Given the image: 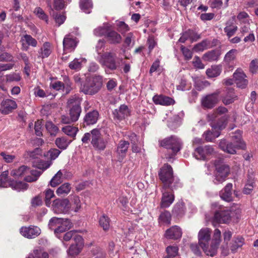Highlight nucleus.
Returning <instances> with one entry per match:
<instances>
[{
    "mask_svg": "<svg viewBox=\"0 0 258 258\" xmlns=\"http://www.w3.org/2000/svg\"><path fill=\"white\" fill-rule=\"evenodd\" d=\"M173 174L172 168L168 164H165L160 168L158 175L163 184L162 188L165 189L170 188L172 191L181 187V184L179 179L175 178Z\"/></svg>",
    "mask_w": 258,
    "mask_h": 258,
    "instance_id": "nucleus-1",
    "label": "nucleus"
},
{
    "mask_svg": "<svg viewBox=\"0 0 258 258\" xmlns=\"http://www.w3.org/2000/svg\"><path fill=\"white\" fill-rule=\"evenodd\" d=\"M234 134L232 137V142H227L225 139L221 140L219 142V147L227 153L235 154L236 153V150H244L246 148L245 143L241 140V132L237 130Z\"/></svg>",
    "mask_w": 258,
    "mask_h": 258,
    "instance_id": "nucleus-2",
    "label": "nucleus"
},
{
    "mask_svg": "<svg viewBox=\"0 0 258 258\" xmlns=\"http://www.w3.org/2000/svg\"><path fill=\"white\" fill-rule=\"evenodd\" d=\"M103 83L102 77L95 76L92 79L80 87V90L85 94L94 95L101 88Z\"/></svg>",
    "mask_w": 258,
    "mask_h": 258,
    "instance_id": "nucleus-3",
    "label": "nucleus"
},
{
    "mask_svg": "<svg viewBox=\"0 0 258 258\" xmlns=\"http://www.w3.org/2000/svg\"><path fill=\"white\" fill-rule=\"evenodd\" d=\"M82 99L78 95L71 96L68 100V106L70 108V119L73 121L78 120L82 111L81 103Z\"/></svg>",
    "mask_w": 258,
    "mask_h": 258,
    "instance_id": "nucleus-4",
    "label": "nucleus"
},
{
    "mask_svg": "<svg viewBox=\"0 0 258 258\" xmlns=\"http://www.w3.org/2000/svg\"><path fill=\"white\" fill-rule=\"evenodd\" d=\"M160 144L162 147L171 150V156H169V158H171L172 156H175L181 150L182 146L180 140L174 136H171L161 141Z\"/></svg>",
    "mask_w": 258,
    "mask_h": 258,
    "instance_id": "nucleus-5",
    "label": "nucleus"
},
{
    "mask_svg": "<svg viewBox=\"0 0 258 258\" xmlns=\"http://www.w3.org/2000/svg\"><path fill=\"white\" fill-rule=\"evenodd\" d=\"M116 54L111 52H106L100 55L99 59V63L103 66L111 71L117 69L119 64L116 61Z\"/></svg>",
    "mask_w": 258,
    "mask_h": 258,
    "instance_id": "nucleus-6",
    "label": "nucleus"
},
{
    "mask_svg": "<svg viewBox=\"0 0 258 258\" xmlns=\"http://www.w3.org/2000/svg\"><path fill=\"white\" fill-rule=\"evenodd\" d=\"M216 171L214 182L215 184H219L224 182L230 172L229 166L219 161L215 162Z\"/></svg>",
    "mask_w": 258,
    "mask_h": 258,
    "instance_id": "nucleus-7",
    "label": "nucleus"
},
{
    "mask_svg": "<svg viewBox=\"0 0 258 258\" xmlns=\"http://www.w3.org/2000/svg\"><path fill=\"white\" fill-rule=\"evenodd\" d=\"M92 134V140L91 144L95 150L103 151L106 148L108 144V140L103 138L100 131L97 128L91 131Z\"/></svg>",
    "mask_w": 258,
    "mask_h": 258,
    "instance_id": "nucleus-8",
    "label": "nucleus"
},
{
    "mask_svg": "<svg viewBox=\"0 0 258 258\" xmlns=\"http://www.w3.org/2000/svg\"><path fill=\"white\" fill-rule=\"evenodd\" d=\"M211 231L208 228L201 229L198 233L199 244L208 255H209L208 254L209 251H210L209 244L211 240Z\"/></svg>",
    "mask_w": 258,
    "mask_h": 258,
    "instance_id": "nucleus-9",
    "label": "nucleus"
},
{
    "mask_svg": "<svg viewBox=\"0 0 258 258\" xmlns=\"http://www.w3.org/2000/svg\"><path fill=\"white\" fill-rule=\"evenodd\" d=\"M235 213L228 209H220V210L215 212L213 218L214 222L217 223H229L232 218L234 216Z\"/></svg>",
    "mask_w": 258,
    "mask_h": 258,
    "instance_id": "nucleus-10",
    "label": "nucleus"
},
{
    "mask_svg": "<svg viewBox=\"0 0 258 258\" xmlns=\"http://www.w3.org/2000/svg\"><path fill=\"white\" fill-rule=\"evenodd\" d=\"M53 210L56 214L66 213L70 208L69 201L67 199H56L53 202Z\"/></svg>",
    "mask_w": 258,
    "mask_h": 258,
    "instance_id": "nucleus-11",
    "label": "nucleus"
},
{
    "mask_svg": "<svg viewBox=\"0 0 258 258\" xmlns=\"http://www.w3.org/2000/svg\"><path fill=\"white\" fill-rule=\"evenodd\" d=\"M20 233L25 237L29 239L35 238L41 233V229L37 226L31 225L28 227H22Z\"/></svg>",
    "mask_w": 258,
    "mask_h": 258,
    "instance_id": "nucleus-12",
    "label": "nucleus"
},
{
    "mask_svg": "<svg viewBox=\"0 0 258 258\" xmlns=\"http://www.w3.org/2000/svg\"><path fill=\"white\" fill-rule=\"evenodd\" d=\"M220 92L219 90L215 92L207 95L202 100V105L207 108H212L219 101L218 96Z\"/></svg>",
    "mask_w": 258,
    "mask_h": 258,
    "instance_id": "nucleus-13",
    "label": "nucleus"
},
{
    "mask_svg": "<svg viewBox=\"0 0 258 258\" xmlns=\"http://www.w3.org/2000/svg\"><path fill=\"white\" fill-rule=\"evenodd\" d=\"M78 43L77 39L71 34L66 35L63 40V51L70 52L74 51Z\"/></svg>",
    "mask_w": 258,
    "mask_h": 258,
    "instance_id": "nucleus-14",
    "label": "nucleus"
},
{
    "mask_svg": "<svg viewBox=\"0 0 258 258\" xmlns=\"http://www.w3.org/2000/svg\"><path fill=\"white\" fill-rule=\"evenodd\" d=\"M221 233L219 229H216L214 230L211 244L210 246V251L208 254L211 256H213L217 253V249L221 242Z\"/></svg>",
    "mask_w": 258,
    "mask_h": 258,
    "instance_id": "nucleus-15",
    "label": "nucleus"
},
{
    "mask_svg": "<svg viewBox=\"0 0 258 258\" xmlns=\"http://www.w3.org/2000/svg\"><path fill=\"white\" fill-rule=\"evenodd\" d=\"M162 188L161 192H162V197L160 204L161 208H166L170 206L174 200V196L172 192L169 191L168 190Z\"/></svg>",
    "mask_w": 258,
    "mask_h": 258,
    "instance_id": "nucleus-16",
    "label": "nucleus"
},
{
    "mask_svg": "<svg viewBox=\"0 0 258 258\" xmlns=\"http://www.w3.org/2000/svg\"><path fill=\"white\" fill-rule=\"evenodd\" d=\"M233 76L238 87L244 88L246 86L248 81L245 79L246 75L241 69L236 70Z\"/></svg>",
    "mask_w": 258,
    "mask_h": 258,
    "instance_id": "nucleus-17",
    "label": "nucleus"
},
{
    "mask_svg": "<svg viewBox=\"0 0 258 258\" xmlns=\"http://www.w3.org/2000/svg\"><path fill=\"white\" fill-rule=\"evenodd\" d=\"M113 115L114 118L122 120L130 115V110L127 105L122 104L113 111Z\"/></svg>",
    "mask_w": 258,
    "mask_h": 258,
    "instance_id": "nucleus-18",
    "label": "nucleus"
},
{
    "mask_svg": "<svg viewBox=\"0 0 258 258\" xmlns=\"http://www.w3.org/2000/svg\"><path fill=\"white\" fill-rule=\"evenodd\" d=\"M153 101L156 104L164 106L173 105L175 103V101L172 98L162 95H155L153 97Z\"/></svg>",
    "mask_w": 258,
    "mask_h": 258,
    "instance_id": "nucleus-19",
    "label": "nucleus"
},
{
    "mask_svg": "<svg viewBox=\"0 0 258 258\" xmlns=\"http://www.w3.org/2000/svg\"><path fill=\"white\" fill-rule=\"evenodd\" d=\"M201 36L195 31L192 30H188L183 33L182 36L179 39V41L181 43H184L186 40L189 39L191 42L196 41L200 39Z\"/></svg>",
    "mask_w": 258,
    "mask_h": 258,
    "instance_id": "nucleus-20",
    "label": "nucleus"
},
{
    "mask_svg": "<svg viewBox=\"0 0 258 258\" xmlns=\"http://www.w3.org/2000/svg\"><path fill=\"white\" fill-rule=\"evenodd\" d=\"M21 42H22V49L25 51H27L28 49V46L36 47L37 45L36 40L31 35L28 34L24 35L21 38Z\"/></svg>",
    "mask_w": 258,
    "mask_h": 258,
    "instance_id": "nucleus-21",
    "label": "nucleus"
},
{
    "mask_svg": "<svg viewBox=\"0 0 258 258\" xmlns=\"http://www.w3.org/2000/svg\"><path fill=\"white\" fill-rule=\"evenodd\" d=\"M181 236V230L177 226H172L166 231L165 236L168 239L176 240L180 238Z\"/></svg>",
    "mask_w": 258,
    "mask_h": 258,
    "instance_id": "nucleus-22",
    "label": "nucleus"
},
{
    "mask_svg": "<svg viewBox=\"0 0 258 258\" xmlns=\"http://www.w3.org/2000/svg\"><path fill=\"white\" fill-rule=\"evenodd\" d=\"M130 143L128 141L120 140L117 147L116 152L119 156V159L122 160L126 155L129 147Z\"/></svg>",
    "mask_w": 258,
    "mask_h": 258,
    "instance_id": "nucleus-23",
    "label": "nucleus"
},
{
    "mask_svg": "<svg viewBox=\"0 0 258 258\" xmlns=\"http://www.w3.org/2000/svg\"><path fill=\"white\" fill-rule=\"evenodd\" d=\"M232 184L229 183L226 184L225 187L220 191V196L221 198L226 202H231L232 199Z\"/></svg>",
    "mask_w": 258,
    "mask_h": 258,
    "instance_id": "nucleus-24",
    "label": "nucleus"
},
{
    "mask_svg": "<svg viewBox=\"0 0 258 258\" xmlns=\"http://www.w3.org/2000/svg\"><path fill=\"white\" fill-rule=\"evenodd\" d=\"M2 112L5 114H8L17 107V104L14 100L8 99L4 100L2 103Z\"/></svg>",
    "mask_w": 258,
    "mask_h": 258,
    "instance_id": "nucleus-25",
    "label": "nucleus"
},
{
    "mask_svg": "<svg viewBox=\"0 0 258 258\" xmlns=\"http://www.w3.org/2000/svg\"><path fill=\"white\" fill-rule=\"evenodd\" d=\"M99 113L97 110H93L87 113L84 117V122L87 125L93 124L95 123L98 118Z\"/></svg>",
    "mask_w": 258,
    "mask_h": 258,
    "instance_id": "nucleus-26",
    "label": "nucleus"
},
{
    "mask_svg": "<svg viewBox=\"0 0 258 258\" xmlns=\"http://www.w3.org/2000/svg\"><path fill=\"white\" fill-rule=\"evenodd\" d=\"M107 40L111 44H118L121 41L120 34L114 30H109L106 37Z\"/></svg>",
    "mask_w": 258,
    "mask_h": 258,
    "instance_id": "nucleus-27",
    "label": "nucleus"
},
{
    "mask_svg": "<svg viewBox=\"0 0 258 258\" xmlns=\"http://www.w3.org/2000/svg\"><path fill=\"white\" fill-rule=\"evenodd\" d=\"M233 20L234 18H232V20H228L226 23V26L224 29V32L229 38L233 36L237 30V27L233 25Z\"/></svg>",
    "mask_w": 258,
    "mask_h": 258,
    "instance_id": "nucleus-28",
    "label": "nucleus"
},
{
    "mask_svg": "<svg viewBox=\"0 0 258 258\" xmlns=\"http://www.w3.org/2000/svg\"><path fill=\"white\" fill-rule=\"evenodd\" d=\"M237 52V50L236 49H232L225 54L224 61L229 66V68H232L233 62L236 58Z\"/></svg>",
    "mask_w": 258,
    "mask_h": 258,
    "instance_id": "nucleus-29",
    "label": "nucleus"
},
{
    "mask_svg": "<svg viewBox=\"0 0 258 258\" xmlns=\"http://www.w3.org/2000/svg\"><path fill=\"white\" fill-rule=\"evenodd\" d=\"M42 150L36 148L32 151H27L24 154L25 158L28 160L38 159L42 154Z\"/></svg>",
    "mask_w": 258,
    "mask_h": 258,
    "instance_id": "nucleus-30",
    "label": "nucleus"
},
{
    "mask_svg": "<svg viewBox=\"0 0 258 258\" xmlns=\"http://www.w3.org/2000/svg\"><path fill=\"white\" fill-rule=\"evenodd\" d=\"M227 118V116L224 115L220 118H219L217 122H212L211 126L213 130H216L220 132V131L224 128L226 126Z\"/></svg>",
    "mask_w": 258,
    "mask_h": 258,
    "instance_id": "nucleus-31",
    "label": "nucleus"
},
{
    "mask_svg": "<svg viewBox=\"0 0 258 258\" xmlns=\"http://www.w3.org/2000/svg\"><path fill=\"white\" fill-rule=\"evenodd\" d=\"M72 227V223L68 219L61 218V222L58 225L56 231V234L63 232L68 230H69Z\"/></svg>",
    "mask_w": 258,
    "mask_h": 258,
    "instance_id": "nucleus-32",
    "label": "nucleus"
},
{
    "mask_svg": "<svg viewBox=\"0 0 258 258\" xmlns=\"http://www.w3.org/2000/svg\"><path fill=\"white\" fill-rule=\"evenodd\" d=\"M30 169L27 166L23 165L18 169H13L11 172V175L15 177H20L28 174Z\"/></svg>",
    "mask_w": 258,
    "mask_h": 258,
    "instance_id": "nucleus-33",
    "label": "nucleus"
},
{
    "mask_svg": "<svg viewBox=\"0 0 258 258\" xmlns=\"http://www.w3.org/2000/svg\"><path fill=\"white\" fill-rule=\"evenodd\" d=\"M220 135V132L216 130H208L203 134V137L207 142H213Z\"/></svg>",
    "mask_w": 258,
    "mask_h": 258,
    "instance_id": "nucleus-34",
    "label": "nucleus"
},
{
    "mask_svg": "<svg viewBox=\"0 0 258 258\" xmlns=\"http://www.w3.org/2000/svg\"><path fill=\"white\" fill-rule=\"evenodd\" d=\"M72 142V140H69L67 137H62L57 138L55 139V144L56 146L61 150L67 149L69 144Z\"/></svg>",
    "mask_w": 258,
    "mask_h": 258,
    "instance_id": "nucleus-35",
    "label": "nucleus"
},
{
    "mask_svg": "<svg viewBox=\"0 0 258 258\" xmlns=\"http://www.w3.org/2000/svg\"><path fill=\"white\" fill-rule=\"evenodd\" d=\"M220 53L218 50H214L205 53L203 59L205 61H213L218 60Z\"/></svg>",
    "mask_w": 258,
    "mask_h": 258,
    "instance_id": "nucleus-36",
    "label": "nucleus"
},
{
    "mask_svg": "<svg viewBox=\"0 0 258 258\" xmlns=\"http://www.w3.org/2000/svg\"><path fill=\"white\" fill-rule=\"evenodd\" d=\"M210 40L208 39L203 40L201 42L197 44L193 47V50L196 52L203 51L211 47Z\"/></svg>",
    "mask_w": 258,
    "mask_h": 258,
    "instance_id": "nucleus-37",
    "label": "nucleus"
},
{
    "mask_svg": "<svg viewBox=\"0 0 258 258\" xmlns=\"http://www.w3.org/2000/svg\"><path fill=\"white\" fill-rule=\"evenodd\" d=\"M236 97L233 90L229 89L227 94L223 98L222 102L225 105H227L234 102Z\"/></svg>",
    "mask_w": 258,
    "mask_h": 258,
    "instance_id": "nucleus-38",
    "label": "nucleus"
},
{
    "mask_svg": "<svg viewBox=\"0 0 258 258\" xmlns=\"http://www.w3.org/2000/svg\"><path fill=\"white\" fill-rule=\"evenodd\" d=\"M221 67L219 66H212L206 71V74L209 78H214L220 75L221 73Z\"/></svg>",
    "mask_w": 258,
    "mask_h": 258,
    "instance_id": "nucleus-39",
    "label": "nucleus"
},
{
    "mask_svg": "<svg viewBox=\"0 0 258 258\" xmlns=\"http://www.w3.org/2000/svg\"><path fill=\"white\" fill-rule=\"evenodd\" d=\"M185 205L183 202L176 203L172 210V213L176 216H182L185 213Z\"/></svg>",
    "mask_w": 258,
    "mask_h": 258,
    "instance_id": "nucleus-40",
    "label": "nucleus"
},
{
    "mask_svg": "<svg viewBox=\"0 0 258 258\" xmlns=\"http://www.w3.org/2000/svg\"><path fill=\"white\" fill-rule=\"evenodd\" d=\"M71 186L69 183L66 182L61 185L56 190V192L59 196L68 195L71 191Z\"/></svg>",
    "mask_w": 258,
    "mask_h": 258,
    "instance_id": "nucleus-41",
    "label": "nucleus"
},
{
    "mask_svg": "<svg viewBox=\"0 0 258 258\" xmlns=\"http://www.w3.org/2000/svg\"><path fill=\"white\" fill-rule=\"evenodd\" d=\"M110 30L109 27L105 24L99 26L94 30V34L97 36H105L106 37L107 33Z\"/></svg>",
    "mask_w": 258,
    "mask_h": 258,
    "instance_id": "nucleus-42",
    "label": "nucleus"
},
{
    "mask_svg": "<svg viewBox=\"0 0 258 258\" xmlns=\"http://www.w3.org/2000/svg\"><path fill=\"white\" fill-rule=\"evenodd\" d=\"M110 222L109 218L105 214H103L99 219V225L105 231L109 229Z\"/></svg>",
    "mask_w": 258,
    "mask_h": 258,
    "instance_id": "nucleus-43",
    "label": "nucleus"
},
{
    "mask_svg": "<svg viewBox=\"0 0 258 258\" xmlns=\"http://www.w3.org/2000/svg\"><path fill=\"white\" fill-rule=\"evenodd\" d=\"M244 243V239L241 237H238L233 239L231 242L230 249L231 251L235 252L237 249L241 247Z\"/></svg>",
    "mask_w": 258,
    "mask_h": 258,
    "instance_id": "nucleus-44",
    "label": "nucleus"
},
{
    "mask_svg": "<svg viewBox=\"0 0 258 258\" xmlns=\"http://www.w3.org/2000/svg\"><path fill=\"white\" fill-rule=\"evenodd\" d=\"M171 219V215L168 211L162 212L159 217V222L166 224H170Z\"/></svg>",
    "mask_w": 258,
    "mask_h": 258,
    "instance_id": "nucleus-45",
    "label": "nucleus"
},
{
    "mask_svg": "<svg viewBox=\"0 0 258 258\" xmlns=\"http://www.w3.org/2000/svg\"><path fill=\"white\" fill-rule=\"evenodd\" d=\"M93 5L91 0H80V7L85 13L89 14Z\"/></svg>",
    "mask_w": 258,
    "mask_h": 258,
    "instance_id": "nucleus-46",
    "label": "nucleus"
},
{
    "mask_svg": "<svg viewBox=\"0 0 258 258\" xmlns=\"http://www.w3.org/2000/svg\"><path fill=\"white\" fill-rule=\"evenodd\" d=\"M62 181V173L59 170L53 177L50 181V184L52 187H55Z\"/></svg>",
    "mask_w": 258,
    "mask_h": 258,
    "instance_id": "nucleus-47",
    "label": "nucleus"
},
{
    "mask_svg": "<svg viewBox=\"0 0 258 258\" xmlns=\"http://www.w3.org/2000/svg\"><path fill=\"white\" fill-rule=\"evenodd\" d=\"M61 151L59 150L51 148L46 153L44 154V156L50 160H54L58 157Z\"/></svg>",
    "mask_w": 258,
    "mask_h": 258,
    "instance_id": "nucleus-48",
    "label": "nucleus"
},
{
    "mask_svg": "<svg viewBox=\"0 0 258 258\" xmlns=\"http://www.w3.org/2000/svg\"><path fill=\"white\" fill-rule=\"evenodd\" d=\"M29 173L31 175H28L25 177L27 182H33L36 181L42 173V171L37 170H30Z\"/></svg>",
    "mask_w": 258,
    "mask_h": 258,
    "instance_id": "nucleus-49",
    "label": "nucleus"
},
{
    "mask_svg": "<svg viewBox=\"0 0 258 258\" xmlns=\"http://www.w3.org/2000/svg\"><path fill=\"white\" fill-rule=\"evenodd\" d=\"M9 185L12 188L17 190L21 189H26L27 188V184L23 182H17L14 180H10Z\"/></svg>",
    "mask_w": 258,
    "mask_h": 258,
    "instance_id": "nucleus-50",
    "label": "nucleus"
},
{
    "mask_svg": "<svg viewBox=\"0 0 258 258\" xmlns=\"http://www.w3.org/2000/svg\"><path fill=\"white\" fill-rule=\"evenodd\" d=\"M60 222H61V218L53 217L49 220L48 226L50 229L54 231L55 234H56V230L60 224Z\"/></svg>",
    "mask_w": 258,
    "mask_h": 258,
    "instance_id": "nucleus-51",
    "label": "nucleus"
},
{
    "mask_svg": "<svg viewBox=\"0 0 258 258\" xmlns=\"http://www.w3.org/2000/svg\"><path fill=\"white\" fill-rule=\"evenodd\" d=\"M62 132L66 135L72 137H75L78 129L76 127L67 125L62 128Z\"/></svg>",
    "mask_w": 258,
    "mask_h": 258,
    "instance_id": "nucleus-52",
    "label": "nucleus"
},
{
    "mask_svg": "<svg viewBox=\"0 0 258 258\" xmlns=\"http://www.w3.org/2000/svg\"><path fill=\"white\" fill-rule=\"evenodd\" d=\"M51 164V161H45L40 160L36 163H33V166L44 171L49 168Z\"/></svg>",
    "mask_w": 258,
    "mask_h": 258,
    "instance_id": "nucleus-53",
    "label": "nucleus"
},
{
    "mask_svg": "<svg viewBox=\"0 0 258 258\" xmlns=\"http://www.w3.org/2000/svg\"><path fill=\"white\" fill-rule=\"evenodd\" d=\"M83 61V59L75 58L69 63V67L71 70L79 71L82 67Z\"/></svg>",
    "mask_w": 258,
    "mask_h": 258,
    "instance_id": "nucleus-54",
    "label": "nucleus"
},
{
    "mask_svg": "<svg viewBox=\"0 0 258 258\" xmlns=\"http://www.w3.org/2000/svg\"><path fill=\"white\" fill-rule=\"evenodd\" d=\"M205 153L203 147H199L195 150L194 156L197 159L205 160L207 157Z\"/></svg>",
    "mask_w": 258,
    "mask_h": 258,
    "instance_id": "nucleus-55",
    "label": "nucleus"
},
{
    "mask_svg": "<svg viewBox=\"0 0 258 258\" xmlns=\"http://www.w3.org/2000/svg\"><path fill=\"white\" fill-rule=\"evenodd\" d=\"M40 51L42 58L48 57L51 52L50 44L49 42H45Z\"/></svg>",
    "mask_w": 258,
    "mask_h": 258,
    "instance_id": "nucleus-56",
    "label": "nucleus"
},
{
    "mask_svg": "<svg viewBox=\"0 0 258 258\" xmlns=\"http://www.w3.org/2000/svg\"><path fill=\"white\" fill-rule=\"evenodd\" d=\"M7 82H19L21 79V77L19 73H12L5 76Z\"/></svg>",
    "mask_w": 258,
    "mask_h": 258,
    "instance_id": "nucleus-57",
    "label": "nucleus"
},
{
    "mask_svg": "<svg viewBox=\"0 0 258 258\" xmlns=\"http://www.w3.org/2000/svg\"><path fill=\"white\" fill-rule=\"evenodd\" d=\"M132 144V151L134 153H139L141 151V148L137 145L138 142L137 137L136 134H132L130 137Z\"/></svg>",
    "mask_w": 258,
    "mask_h": 258,
    "instance_id": "nucleus-58",
    "label": "nucleus"
},
{
    "mask_svg": "<svg viewBox=\"0 0 258 258\" xmlns=\"http://www.w3.org/2000/svg\"><path fill=\"white\" fill-rule=\"evenodd\" d=\"M45 127L51 135L55 136L58 131V128L51 121H47Z\"/></svg>",
    "mask_w": 258,
    "mask_h": 258,
    "instance_id": "nucleus-59",
    "label": "nucleus"
},
{
    "mask_svg": "<svg viewBox=\"0 0 258 258\" xmlns=\"http://www.w3.org/2000/svg\"><path fill=\"white\" fill-rule=\"evenodd\" d=\"M63 85L64 86L63 88V91L66 93V94H68L72 89V83L71 82L69 78L66 76L63 77Z\"/></svg>",
    "mask_w": 258,
    "mask_h": 258,
    "instance_id": "nucleus-60",
    "label": "nucleus"
},
{
    "mask_svg": "<svg viewBox=\"0 0 258 258\" xmlns=\"http://www.w3.org/2000/svg\"><path fill=\"white\" fill-rule=\"evenodd\" d=\"M178 247L177 246H168L166 248V251L171 257H174L178 255Z\"/></svg>",
    "mask_w": 258,
    "mask_h": 258,
    "instance_id": "nucleus-61",
    "label": "nucleus"
},
{
    "mask_svg": "<svg viewBox=\"0 0 258 258\" xmlns=\"http://www.w3.org/2000/svg\"><path fill=\"white\" fill-rule=\"evenodd\" d=\"M34 13L36 16L40 19L44 20L46 23H48V19L47 16L45 14L44 11L40 7L36 8L35 9Z\"/></svg>",
    "mask_w": 258,
    "mask_h": 258,
    "instance_id": "nucleus-62",
    "label": "nucleus"
},
{
    "mask_svg": "<svg viewBox=\"0 0 258 258\" xmlns=\"http://www.w3.org/2000/svg\"><path fill=\"white\" fill-rule=\"evenodd\" d=\"M117 30L121 34L125 33L130 29L128 26L122 21H120L117 23Z\"/></svg>",
    "mask_w": 258,
    "mask_h": 258,
    "instance_id": "nucleus-63",
    "label": "nucleus"
},
{
    "mask_svg": "<svg viewBox=\"0 0 258 258\" xmlns=\"http://www.w3.org/2000/svg\"><path fill=\"white\" fill-rule=\"evenodd\" d=\"M33 253L34 256L36 258H49L48 253L40 249H35Z\"/></svg>",
    "mask_w": 258,
    "mask_h": 258,
    "instance_id": "nucleus-64",
    "label": "nucleus"
}]
</instances>
